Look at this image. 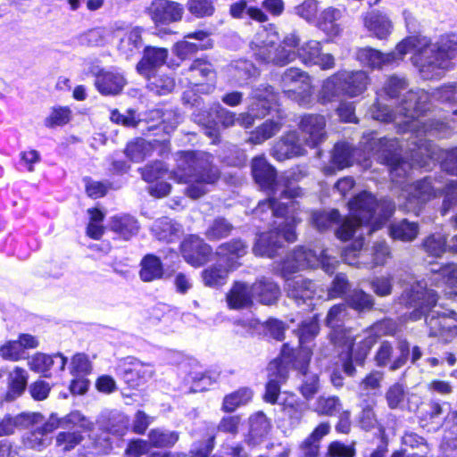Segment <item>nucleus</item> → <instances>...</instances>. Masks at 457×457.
Segmentation results:
<instances>
[{"mask_svg":"<svg viewBox=\"0 0 457 457\" xmlns=\"http://www.w3.org/2000/svg\"><path fill=\"white\" fill-rule=\"evenodd\" d=\"M427 97L425 93L418 96L417 93L409 92L403 105L398 107L395 113H392L386 106L378 105L372 110V117L375 120L381 121H395L399 125H403L405 129L415 133V140L412 143L415 145L411 148V163L405 161L391 160V176L394 179L397 176L406 174L407 168L411 166L425 167L428 165V159L439 160L438 154L435 151V146L423 140L420 137L423 133H433V129H439L438 125L433 128L434 124H428L426 120L420 118V113L424 111L423 107L420 106L419 99Z\"/></svg>","mask_w":457,"mask_h":457,"instance_id":"f257e3e1","label":"nucleus"},{"mask_svg":"<svg viewBox=\"0 0 457 457\" xmlns=\"http://www.w3.org/2000/svg\"><path fill=\"white\" fill-rule=\"evenodd\" d=\"M349 209L352 217L344 220L336 235L341 240H348L356 236L353 244L347 247L343 254L345 262L355 265L358 264L356 259L361 255L360 252L363 245L361 236L364 224L370 225L368 228L369 233L379 228L393 213L394 207L386 201L378 204L370 194L364 191L349 202Z\"/></svg>","mask_w":457,"mask_h":457,"instance_id":"f03ea898","label":"nucleus"},{"mask_svg":"<svg viewBox=\"0 0 457 457\" xmlns=\"http://www.w3.org/2000/svg\"><path fill=\"white\" fill-rule=\"evenodd\" d=\"M398 51L412 53L411 62L423 79H438L447 68V61L457 55V35H444L436 44L426 37H408L398 43Z\"/></svg>","mask_w":457,"mask_h":457,"instance_id":"7ed1b4c3","label":"nucleus"},{"mask_svg":"<svg viewBox=\"0 0 457 457\" xmlns=\"http://www.w3.org/2000/svg\"><path fill=\"white\" fill-rule=\"evenodd\" d=\"M177 168L171 172V178L179 183L187 185L185 194L197 199L208 192L207 187L220 179V171L212 164L211 155L192 152L179 153Z\"/></svg>","mask_w":457,"mask_h":457,"instance_id":"20e7f679","label":"nucleus"},{"mask_svg":"<svg viewBox=\"0 0 457 457\" xmlns=\"http://www.w3.org/2000/svg\"><path fill=\"white\" fill-rule=\"evenodd\" d=\"M265 208L270 209L272 216L283 218L287 214V207L277 204L274 197H270L267 202L261 203L256 208L257 213L262 212ZM279 228L284 225L283 228L279 231L270 230L269 232L262 233L253 246V253L256 255L272 257L276 250L281 245V239L288 242L295 240L296 236L295 232V226L296 219L295 216L287 215L283 221H275Z\"/></svg>","mask_w":457,"mask_h":457,"instance_id":"39448f33","label":"nucleus"},{"mask_svg":"<svg viewBox=\"0 0 457 457\" xmlns=\"http://www.w3.org/2000/svg\"><path fill=\"white\" fill-rule=\"evenodd\" d=\"M278 38V34L272 25H270L269 28H262L252 41V48L254 50L255 55L262 61H271L275 64L283 66L296 59L300 37L296 32L287 34L277 49L275 55L271 57V48Z\"/></svg>","mask_w":457,"mask_h":457,"instance_id":"423d86ee","label":"nucleus"},{"mask_svg":"<svg viewBox=\"0 0 457 457\" xmlns=\"http://www.w3.org/2000/svg\"><path fill=\"white\" fill-rule=\"evenodd\" d=\"M368 84L369 77L365 71H340L324 82L320 99L323 103L331 102L341 93L356 96L366 90Z\"/></svg>","mask_w":457,"mask_h":457,"instance_id":"0eeeda50","label":"nucleus"},{"mask_svg":"<svg viewBox=\"0 0 457 457\" xmlns=\"http://www.w3.org/2000/svg\"><path fill=\"white\" fill-rule=\"evenodd\" d=\"M337 263L335 258L327 255L326 251L309 250L305 248L296 249L283 264V274L293 273L305 268L320 266L327 273H333Z\"/></svg>","mask_w":457,"mask_h":457,"instance_id":"6e6552de","label":"nucleus"},{"mask_svg":"<svg viewBox=\"0 0 457 457\" xmlns=\"http://www.w3.org/2000/svg\"><path fill=\"white\" fill-rule=\"evenodd\" d=\"M281 82L285 93L288 94L289 97L300 104L309 103L312 87L310 77L306 72L296 68H290L282 75Z\"/></svg>","mask_w":457,"mask_h":457,"instance_id":"1a4fd4ad","label":"nucleus"},{"mask_svg":"<svg viewBox=\"0 0 457 457\" xmlns=\"http://www.w3.org/2000/svg\"><path fill=\"white\" fill-rule=\"evenodd\" d=\"M288 359L289 353H287V345H285L282 350L281 358L279 360H274L269 364V381L264 395V400L268 403H276L280 392V385L287 380V363L289 361Z\"/></svg>","mask_w":457,"mask_h":457,"instance_id":"9d476101","label":"nucleus"},{"mask_svg":"<svg viewBox=\"0 0 457 457\" xmlns=\"http://www.w3.org/2000/svg\"><path fill=\"white\" fill-rule=\"evenodd\" d=\"M210 34L204 30H198L188 33L185 39L178 42L173 48L175 54L180 59L190 58L199 50H205L212 47V41Z\"/></svg>","mask_w":457,"mask_h":457,"instance_id":"9b49d317","label":"nucleus"},{"mask_svg":"<svg viewBox=\"0 0 457 457\" xmlns=\"http://www.w3.org/2000/svg\"><path fill=\"white\" fill-rule=\"evenodd\" d=\"M406 54L399 53L397 44L395 49L388 54H383L371 47L361 48L357 53V58L365 66L381 69L384 66L398 63Z\"/></svg>","mask_w":457,"mask_h":457,"instance_id":"f8f14e48","label":"nucleus"},{"mask_svg":"<svg viewBox=\"0 0 457 457\" xmlns=\"http://www.w3.org/2000/svg\"><path fill=\"white\" fill-rule=\"evenodd\" d=\"M326 120L321 115L312 114L302 118L300 129L305 145L314 147L326 138Z\"/></svg>","mask_w":457,"mask_h":457,"instance_id":"ddd939ff","label":"nucleus"},{"mask_svg":"<svg viewBox=\"0 0 457 457\" xmlns=\"http://www.w3.org/2000/svg\"><path fill=\"white\" fill-rule=\"evenodd\" d=\"M149 12L155 25H168L181 21L184 8L179 3L163 0L153 3Z\"/></svg>","mask_w":457,"mask_h":457,"instance_id":"4468645a","label":"nucleus"},{"mask_svg":"<svg viewBox=\"0 0 457 457\" xmlns=\"http://www.w3.org/2000/svg\"><path fill=\"white\" fill-rule=\"evenodd\" d=\"M304 63L318 65L323 70L331 69L335 59L330 54L321 52V44L316 40H309L298 48L297 55Z\"/></svg>","mask_w":457,"mask_h":457,"instance_id":"2eb2a0df","label":"nucleus"},{"mask_svg":"<svg viewBox=\"0 0 457 457\" xmlns=\"http://www.w3.org/2000/svg\"><path fill=\"white\" fill-rule=\"evenodd\" d=\"M365 29L375 37L386 39L393 31L394 24L387 14L378 11L370 10L363 17Z\"/></svg>","mask_w":457,"mask_h":457,"instance_id":"dca6fc26","label":"nucleus"},{"mask_svg":"<svg viewBox=\"0 0 457 457\" xmlns=\"http://www.w3.org/2000/svg\"><path fill=\"white\" fill-rule=\"evenodd\" d=\"M181 252L187 262L192 266L199 267L207 261L211 248L200 237L190 236L183 241Z\"/></svg>","mask_w":457,"mask_h":457,"instance_id":"f3484780","label":"nucleus"},{"mask_svg":"<svg viewBox=\"0 0 457 457\" xmlns=\"http://www.w3.org/2000/svg\"><path fill=\"white\" fill-rule=\"evenodd\" d=\"M408 303L416 308L413 313V319H419L417 312H425L435 306L437 301L436 295L432 290L426 289L425 285L417 282L411 286L409 292L406 293Z\"/></svg>","mask_w":457,"mask_h":457,"instance_id":"a211bd4d","label":"nucleus"},{"mask_svg":"<svg viewBox=\"0 0 457 457\" xmlns=\"http://www.w3.org/2000/svg\"><path fill=\"white\" fill-rule=\"evenodd\" d=\"M123 29L122 26H116L112 32L115 37H120L118 46L120 52L126 56L138 53L143 46L142 29L139 27L128 29L121 37V30Z\"/></svg>","mask_w":457,"mask_h":457,"instance_id":"6ab92c4d","label":"nucleus"},{"mask_svg":"<svg viewBox=\"0 0 457 457\" xmlns=\"http://www.w3.org/2000/svg\"><path fill=\"white\" fill-rule=\"evenodd\" d=\"M71 426L73 428H80L82 429H91L92 424L83 417L79 412H71L69 415L59 419L55 415L52 414L45 424L38 428L43 430L44 434L47 436L48 434L54 430L62 428H68Z\"/></svg>","mask_w":457,"mask_h":457,"instance_id":"aec40b11","label":"nucleus"},{"mask_svg":"<svg viewBox=\"0 0 457 457\" xmlns=\"http://www.w3.org/2000/svg\"><path fill=\"white\" fill-rule=\"evenodd\" d=\"M253 178L261 187L270 189L275 195L280 190L279 183H275V170L263 157H256L252 162Z\"/></svg>","mask_w":457,"mask_h":457,"instance_id":"412c9836","label":"nucleus"},{"mask_svg":"<svg viewBox=\"0 0 457 457\" xmlns=\"http://www.w3.org/2000/svg\"><path fill=\"white\" fill-rule=\"evenodd\" d=\"M312 356V351L307 347H302L301 351L298 353V357L301 359L299 361H295L294 365L295 368L303 370L304 374V379L303 385L300 387V392L302 395L309 400L313 397V395L319 390V378L316 374L307 375L304 371L310 359Z\"/></svg>","mask_w":457,"mask_h":457,"instance_id":"4be33fe9","label":"nucleus"},{"mask_svg":"<svg viewBox=\"0 0 457 457\" xmlns=\"http://www.w3.org/2000/svg\"><path fill=\"white\" fill-rule=\"evenodd\" d=\"M427 324L429 328V336L449 341L457 335L456 320L447 316H431L427 318Z\"/></svg>","mask_w":457,"mask_h":457,"instance_id":"5701e85b","label":"nucleus"},{"mask_svg":"<svg viewBox=\"0 0 457 457\" xmlns=\"http://www.w3.org/2000/svg\"><path fill=\"white\" fill-rule=\"evenodd\" d=\"M154 369L149 363L135 361L123 371V378L130 387H137L153 378Z\"/></svg>","mask_w":457,"mask_h":457,"instance_id":"b1692460","label":"nucleus"},{"mask_svg":"<svg viewBox=\"0 0 457 457\" xmlns=\"http://www.w3.org/2000/svg\"><path fill=\"white\" fill-rule=\"evenodd\" d=\"M342 16V10L329 6L321 11L314 25L326 35L337 37L342 30L340 24L337 22Z\"/></svg>","mask_w":457,"mask_h":457,"instance_id":"393cba45","label":"nucleus"},{"mask_svg":"<svg viewBox=\"0 0 457 457\" xmlns=\"http://www.w3.org/2000/svg\"><path fill=\"white\" fill-rule=\"evenodd\" d=\"M303 154L304 149L295 132L288 133L273 148V156L279 161L303 155Z\"/></svg>","mask_w":457,"mask_h":457,"instance_id":"a878e982","label":"nucleus"},{"mask_svg":"<svg viewBox=\"0 0 457 457\" xmlns=\"http://www.w3.org/2000/svg\"><path fill=\"white\" fill-rule=\"evenodd\" d=\"M256 0H238L229 6V14L234 19H244L247 15L251 20L263 23L268 21V14L257 6L248 5Z\"/></svg>","mask_w":457,"mask_h":457,"instance_id":"bb28decb","label":"nucleus"},{"mask_svg":"<svg viewBox=\"0 0 457 457\" xmlns=\"http://www.w3.org/2000/svg\"><path fill=\"white\" fill-rule=\"evenodd\" d=\"M95 84L103 95H117L122 90L126 80L120 73L101 71L97 74Z\"/></svg>","mask_w":457,"mask_h":457,"instance_id":"cd10ccee","label":"nucleus"},{"mask_svg":"<svg viewBox=\"0 0 457 457\" xmlns=\"http://www.w3.org/2000/svg\"><path fill=\"white\" fill-rule=\"evenodd\" d=\"M433 189L428 180L418 181L411 185L403 195L407 198L405 208L408 212H416L417 205L428 201L431 197Z\"/></svg>","mask_w":457,"mask_h":457,"instance_id":"c85d7f7f","label":"nucleus"},{"mask_svg":"<svg viewBox=\"0 0 457 457\" xmlns=\"http://www.w3.org/2000/svg\"><path fill=\"white\" fill-rule=\"evenodd\" d=\"M254 294L253 286L237 282L227 295V302L231 309H241L249 306L253 303Z\"/></svg>","mask_w":457,"mask_h":457,"instance_id":"c756f323","label":"nucleus"},{"mask_svg":"<svg viewBox=\"0 0 457 457\" xmlns=\"http://www.w3.org/2000/svg\"><path fill=\"white\" fill-rule=\"evenodd\" d=\"M54 363L57 364L60 370H63L67 363V359L60 353L50 356L37 353L28 361V365L31 370L41 374H46Z\"/></svg>","mask_w":457,"mask_h":457,"instance_id":"7c9ffc66","label":"nucleus"},{"mask_svg":"<svg viewBox=\"0 0 457 457\" xmlns=\"http://www.w3.org/2000/svg\"><path fill=\"white\" fill-rule=\"evenodd\" d=\"M286 289L288 296L296 302L300 300L305 302L308 299H312L314 295L313 283L301 277L287 279Z\"/></svg>","mask_w":457,"mask_h":457,"instance_id":"2f4dec72","label":"nucleus"},{"mask_svg":"<svg viewBox=\"0 0 457 457\" xmlns=\"http://www.w3.org/2000/svg\"><path fill=\"white\" fill-rule=\"evenodd\" d=\"M168 57V51L165 48L146 47L143 59L138 62L137 71L148 76L151 68L162 65Z\"/></svg>","mask_w":457,"mask_h":457,"instance_id":"473e14b6","label":"nucleus"},{"mask_svg":"<svg viewBox=\"0 0 457 457\" xmlns=\"http://www.w3.org/2000/svg\"><path fill=\"white\" fill-rule=\"evenodd\" d=\"M254 297L263 304L276 303L279 296V289L272 281L262 279L253 285Z\"/></svg>","mask_w":457,"mask_h":457,"instance_id":"72a5a7b5","label":"nucleus"},{"mask_svg":"<svg viewBox=\"0 0 457 457\" xmlns=\"http://www.w3.org/2000/svg\"><path fill=\"white\" fill-rule=\"evenodd\" d=\"M282 411L292 423H299L308 407L307 404L299 400L295 395H287L281 402Z\"/></svg>","mask_w":457,"mask_h":457,"instance_id":"f704fd0d","label":"nucleus"},{"mask_svg":"<svg viewBox=\"0 0 457 457\" xmlns=\"http://www.w3.org/2000/svg\"><path fill=\"white\" fill-rule=\"evenodd\" d=\"M162 266L154 255H146L141 262L140 278L146 282L160 278L162 276Z\"/></svg>","mask_w":457,"mask_h":457,"instance_id":"c9c22d12","label":"nucleus"},{"mask_svg":"<svg viewBox=\"0 0 457 457\" xmlns=\"http://www.w3.org/2000/svg\"><path fill=\"white\" fill-rule=\"evenodd\" d=\"M418 225L415 222H409L406 220L394 224L390 228V235L395 239L402 241H411L418 235Z\"/></svg>","mask_w":457,"mask_h":457,"instance_id":"e433bc0d","label":"nucleus"},{"mask_svg":"<svg viewBox=\"0 0 457 457\" xmlns=\"http://www.w3.org/2000/svg\"><path fill=\"white\" fill-rule=\"evenodd\" d=\"M253 393L248 388H241L225 396L222 409L225 411L232 412L241 405L246 404L252 399Z\"/></svg>","mask_w":457,"mask_h":457,"instance_id":"4c0bfd02","label":"nucleus"},{"mask_svg":"<svg viewBox=\"0 0 457 457\" xmlns=\"http://www.w3.org/2000/svg\"><path fill=\"white\" fill-rule=\"evenodd\" d=\"M152 231L159 240L171 241L173 237L179 232V228L169 219L163 218L154 223Z\"/></svg>","mask_w":457,"mask_h":457,"instance_id":"58836bf2","label":"nucleus"},{"mask_svg":"<svg viewBox=\"0 0 457 457\" xmlns=\"http://www.w3.org/2000/svg\"><path fill=\"white\" fill-rule=\"evenodd\" d=\"M148 438L154 447H170L179 440V435L174 431L154 428L150 430Z\"/></svg>","mask_w":457,"mask_h":457,"instance_id":"ea45409f","label":"nucleus"},{"mask_svg":"<svg viewBox=\"0 0 457 457\" xmlns=\"http://www.w3.org/2000/svg\"><path fill=\"white\" fill-rule=\"evenodd\" d=\"M111 228L125 238H129L138 230L137 222L132 217H115L112 220Z\"/></svg>","mask_w":457,"mask_h":457,"instance_id":"a19ab883","label":"nucleus"},{"mask_svg":"<svg viewBox=\"0 0 457 457\" xmlns=\"http://www.w3.org/2000/svg\"><path fill=\"white\" fill-rule=\"evenodd\" d=\"M280 129V124L273 120H268L258 127L251 133L249 141L254 145H259L273 137Z\"/></svg>","mask_w":457,"mask_h":457,"instance_id":"79ce46f5","label":"nucleus"},{"mask_svg":"<svg viewBox=\"0 0 457 457\" xmlns=\"http://www.w3.org/2000/svg\"><path fill=\"white\" fill-rule=\"evenodd\" d=\"M153 148L150 143L138 138L130 142L126 148V155L133 162H142L151 152Z\"/></svg>","mask_w":457,"mask_h":457,"instance_id":"37998d69","label":"nucleus"},{"mask_svg":"<svg viewBox=\"0 0 457 457\" xmlns=\"http://www.w3.org/2000/svg\"><path fill=\"white\" fill-rule=\"evenodd\" d=\"M231 268L221 267L220 264L212 266L203 271V279L206 286L215 287L225 283L228 273Z\"/></svg>","mask_w":457,"mask_h":457,"instance_id":"c03bdc74","label":"nucleus"},{"mask_svg":"<svg viewBox=\"0 0 457 457\" xmlns=\"http://www.w3.org/2000/svg\"><path fill=\"white\" fill-rule=\"evenodd\" d=\"M27 372L21 368H15L9 375V395L15 398L21 395L27 386Z\"/></svg>","mask_w":457,"mask_h":457,"instance_id":"a18cd8bd","label":"nucleus"},{"mask_svg":"<svg viewBox=\"0 0 457 457\" xmlns=\"http://www.w3.org/2000/svg\"><path fill=\"white\" fill-rule=\"evenodd\" d=\"M319 12V2L317 0H304L295 7V13L310 24L316 22Z\"/></svg>","mask_w":457,"mask_h":457,"instance_id":"49530a36","label":"nucleus"},{"mask_svg":"<svg viewBox=\"0 0 457 457\" xmlns=\"http://www.w3.org/2000/svg\"><path fill=\"white\" fill-rule=\"evenodd\" d=\"M352 149L345 143L337 144L331 156L332 164L337 169H344L352 164Z\"/></svg>","mask_w":457,"mask_h":457,"instance_id":"de8ad7c7","label":"nucleus"},{"mask_svg":"<svg viewBox=\"0 0 457 457\" xmlns=\"http://www.w3.org/2000/svg\"><path fill=\"white\" fill-rule=\"evenodd\" d=\"M246 253V245L240 240L222 244L217 250V254L222 258L232 260L239 258Z\"/></svg>","mask_w":457,"mask_h":457,"instance_id":"09e8293b","label":"nucleus"},{"mask_svg":"<svg viewBox=\"0 0 457 457\" xmlns=\"http://www.w3.org/2000/svg\"><path fill=\"white\" fill-rule=\"evenodd\" d=\"M339 399L336 396H320L316 402L314 411L320 415L332 416L340 410Z\"/></svg>","mask_w":457,"mask_h":457,"instance_id":"8fccbe9b","label":"nucleus"},{"mask_svg":"<svg viewBox=\"0 0 457 457\" xmlns=\"http://www.w3.org/2000/svg\"><path fill=\"white\" fill-rule=\"evenodd\" d=\"M82 440V436L79 430L62 431L56 436V446L63 451H70L78 445Z\"/></svg>","mask_w":457,"mask_h":457,"instance_id":"3c124183","label":"nucleus"},{"mask_svg":"<svg viewBox=\"0 0 457 457\" xmlns=\"http://www.w3.org/2000/svg\"><path fill=\"white\" fill-rule=\"evenodd\" d=\"M188 12L196 18L211 16L214 12V6L210 0H188L187 4Z\"/></svg>","mask_w":457,"mask_h":457,"instance_id":"603ef678","label":"nucleus"},{"mask_svg":"<svg viewBox=\"0 0 457 457\" xmlns=\"http://www.w3.org/2000/svg\"><path fill=\"white\" fill-rule=\"evenodd\" d=\"M92 371V363L85 353L75 354L71 362V372L79 377H84Z\"/></svg>","mask_w":457,"mask_h":457,"instance_id":"864d4df0","label":"nucleus"},{"mask_svg":"<svg viewBox=\"0 0 457 457\" xmlns=\"http://www.w3.org/2000/svg\"><path fill=\"white\" fill-rule=\"evenodd\" d=\"M0 356L7 361H17L24 358V351L18 340L8 341L0 346Z\"/></svg>","mask_w":457,"mask_h":457,"instance_id":"5fc2aeb1","label":"nucleus"},{"mask_svg":"<svg viewBox=\"0 0 457 457\" xmlns=\"http://www.w3.org/2000/svg\"><path fill=\"white\" fill-rule=\"evenodd\" d=\"M71 116V112L68 107L53 108L51 113L45 120L46 127L63 126L67 124Z\"/></svg>","mask_w":457,"mask_h":457,"instance_id":"6e6d98bb","label":"nucleus"},{"mask_svg":"<svg viewBox=\"0 0 457 457\" xmlns=\"http://www.w3.org/2000/svg\"><path fill=\"white\" fill-rule=\"evenodd\" d=\"M232 226L224 219H217L208 228L206 237L210 240H219L229 235Z\"/></svg>","mask_w":457,"mask_h":457,"instance_id":"4d7b16f0","label":"nucleus"},{"mask_svg":"<svg viewBox=\"0 0 457 457\" xmlns=\"http://www.w3.org/2000/svg\"><path fill=\"white\" fill-rule=\"evenodd\" d=\"M426 252L433 256H440L446 250V241L445 236L435 234L426 239L424 242Z\"/></svg>","mask_w":457,"mask_h":457,"instance_id":"13d9d810","label":"nucleus"},{"mask_svg":"<svg viewBox=\"0 0 457 457\" xmlns=\"http://www.w3.org/2000/svg\"><path fill=\"white\" fill-rule=\"evenodd\" d=\"M50 444V438L46 436L43 430L38 428L30 431L24 438V445L27 447L41 450Z\"/></svg>","mask_w":457,"mask_h":457,"instance_id":"bf43d9fd","label":"nucleus"},{"mask_svg":"<svg viewBox=\"0 0 457 457\" xmlns=\"http://www.w3.org/2000/svg\"><path fill=\"white\" fill-rule=\"evenodd\" d=\"M250 427L253 436H262L268 433L270 422L262 412H257L250 418Z\"/></svg>","mask_w":457,"mask_h":457,"instance_id":"052dcab7","label":"nucleus"},{"mask_svg":"<svg viewBox=\"0 0 457 457\" xmlns=\"http://www.w3.org/2000/svg\"><path fill=\"white\" fill-rule=\"evenodd\" d=\"M354 445H345L338 441L329 444L328 448V456L329 457H354Z\"/></svg>","mask_w":457,"mask_h":457,"instance_id":"680f3d73","label":"nucleus"},{"mask_svg":"<svg viewBox=\"0 0 457 457\" xmlns=\"http://www.w3.org/2000/svg\"><path fill=\"white\" fill-rule=\"evenodd\" d=\"M339 217V212L337 210L330 212H318L313 214V222L318 229L324 230L332 223L338 221Z\"/></svg>","mask_w":457,"mask_h":457,"instance_id":"e2e57ef3","label":"nucleus"},{"mask_svg":"<svg viewBox=\"0 0 457 457\" xmlns=\"http://www.w3.org/2000/svg\"><path fill=\"white\" fill-rule=\"evenodd\" d=\"M150 88L159 95H165L172 91L175 87L174 79L171 77L154 78L149 84Z\"/></svg>","mask_w":457,"mask_h":457,"instance_id":"0e129e2a","label":"nucleus"},{"mask_svg":"<svg viewBox=\"0 0 457 457\" xmlns=\"http://www.w3.org/2000/svg\"><path fill=\"white\" fill-rule=\"evenodd\" d=\"M167 173V169L162 162H155L152 165H147L142 170V178L147 182H154L164 177Z\"/></svg>","mask_w":457,"mask_h":457,"instance_id":"69168bd1","label":"nucleus"},{"mask_svg":"<svg viewBox=\"0 0 457 457\" xmlns=\"http://www.w3.org/2000/svg\"><path fill=\"white\" fill-rule=\"evenodd\" d=\"M348 303L356 310H363L372 305L371 297L361 290H354L349 295Z\"/></svg>","mask_w":457,"mask_h":457,"instance_id":"338daca9","label":"nucleus"},{"mask_svg":"<svg viewBox=\"0 0 457 457\" xmlns=\"http://www.w3.org/2000/svg\"><path fill=\"white\" fill-rule=\"evenodd\" d=\"M149 451V445L142 439H135L129 443L125 454L127 457H141Z\"/></svg>","mask_w":457,"mask_h":457,"instance_id":"774afa93","label":"nucleus"}]
</instances>
